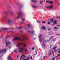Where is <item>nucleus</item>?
Returning a JSON list of instances; mask_svg holds the SVG:
<instances>
[{"label": "nucleus", "mask_w": 60, "mask_h": 60, "mask_svg": "<svg viewBox=\"0 0 60 60\" xmlns=\"http://www.w3.org/2000/svg\"><path fill=\"white\" fill-rule=\"evenodd\" d=\"M22 37H23V38L22 39H21L19 37H16L14 39V41H16V40H18L19 41H24V40H27L28 38H27L26 37V36L25 35H22Z\"/></svg>", "instance_id": "1"}, {"label": "nucleus", "mask_w": 60, "mask_h": 60, "mask_svg": "<svg viewBox=\"0 0 60 60\" xmlns=\"http://www.w3.org/2000/svg\"><path fill=\"white\" fill-rule=\"evenodd\" d=\"M17 13L19 14L18 15V16L17 17V19H19V18H21V17H23L24 16V15H22V13L21 12H17Z\"/></svg>", "instance_id": "2"}, {"label": "nucleus", "mask_w": 60, "mask_h": 60, "mask_svg": "<svg viewBox=\"0 0 60 60\" xmlns=\"http://www.w3.org/2000/svg\"><path fill=\"white\" fill-rule=\"evenodd\" d=\"M22 45L23 46L25 47H26V44L25 43H20L19 44H18L17 45H16V47H21V45Z\"/></svg>", "instance_id": "3"}, {"label": "nucleus", "mask_w": 60, "mask_h": 60, "mask_svg": "<svg viewBox=\"0 0 60 60\" xmlns=\"http://www.w3.org/2000/svg\"><path fill=\"white\" fill-rule=\"evenodd\" d=\"M14 27L9 28L8 29L6 28H4L1 29V30H3V31H5V30H7L8 29H14Z\"/></svg>", "instance_id": "4"}, {"label": "nucleus", "mask_w": 60, "mask_h": 60, "mask_svg": "<svg viewBox=\"0 0 60 60\" xmlns=\"http://www.w3.org/2000/svg\"><path fill=\"white\" fill-rule=\"evenodd\" d=\"M5 42L6 44V47H8V46H9V45L11 44V42L10 41L7 42V41H6Z\"/></svg>", "instance_id": "5"}, {"label": "nucleus", "mask_w": 60, "mask_h": 60, "mask_svg": "<svg viewBox=\"0 0 60 60\" xmlns=\"http://www.w3.org/2000/svg\"><path fill=\"white\" fill-rule=\"evenodd\" d=\"M6 51V49H2L0 51V54H1V53L4 52H5V53Z\"/></svg>", "instance_id": "6"}, {"label": "nucleus", "mask_w": 60, "mask_h": 60, "mask_svg": "<svg viewBox=\"0 0 60 60\" xmlns=\"http://www.w3.org/2000/svg\"><path fill=\"white\" fill-rule=\"evenodd\" d=\"M53 7V6L51 5L49 6H47L46 8L47 9H49L50 8H52Z\"/></svg>", "instance_id": "7"}, {"label": "nucleus", "mask_w": 60, "mask_h": 60, "mask_svg": "<svg viewBox=\"0 0 60 60\" xmlns=\"http://www.w3.org/2000/svg\"><path fill=\"white\" fill-rule=\"evenodd\" d=\"M42 36H43V35L42 34H40L39 36V41L41 42H42V40H41V37Z\"/></svg>", "instance_id": "8"}, {"label": "nucleus", "mask_w": 60, "mask_h": 60, "mask_svg": "<svg viewBox=\"0 0 60 60\" xmlns=\"http://www.w3.org/2000/svg\"><path fill=\"white\" fill-rule=\"evenodd\" d=\"M12 21V20L11 19H8V21L7 22L8 24H10L11 22Z\"/></svg>", "instance_id": "9"}, {"label": "nucleus", "mask_w": 60, "mask_h": 60, "mask_svg": "<svg viewBox=\"0 0 60 60\" xmlns=\"http://www.w3.org/2000/svg\"><path fill=\"white\" fill-rule=\"evenodd\" d=\"M10 11H9V12H4L3 14H8V13H10L11 14H12V13L10 12Z\"/></svg>", "instance_id": "10"}, {"label": "nucleus", "mask_w": 60, "mask_h": 60, "mask_svg": "<svg viewBox=\"0 0 60 60\" xmlns=\"http://www.w3.org/2000/svg\"><path fill=\"white\" fill-rule=\"evenodd\" d=\"M27 31L29 33H30L31 34H33L34 33V31H31L29 30H27Z\"/></svg>", "instance_id": "11"}, {"label": "nucleus", "mask_w": 60, "mask_h": 60, "mask_svg": "<svg viewBox=\"0 0 60 60\" xmlns=\"http://www.w3.org/2000/svg\"><path fill=\"white\" fill-rule=\"evenodd\" d=\"M19 52L20 53H21V52H23V48H20V50L19 49Z\"/></svg>", "instance_id": "12"}, {"label": "nucleus", "mask_w": 60, "mask_h": 60, "mask_svg": "<svg viewBox=\"0 0 60 60\" xmlns=\"http://www.w3.org/2000/svg\"><path fill=\"white\" fill-rule=\"evenodd\" d=\"M41 29H42L43 30L44 29V30H46V28L45 26H43L41 28Z\"/></svg>", "instance_id": "13"}, {"label": "nucleus", "mask_w": 60, "mask_h": 60, "mask_svg": "<svg viewBox=\"0 0 60 60\" xmlns=\"http://www.w3.org/2000/svg\"><path fill=\"white\" fill-rule=\"evenodd\" d=\"M30 57H28L27 58V59H23V60H29V59H30Z\"/></svg>", "instance_id": "14"}, {"label": "nucleus", "mask_w": 60, "mask_h": 60, "mask_svg": "<svg viewBox=\"0 0 60 60\" xmlns=\"http://www.w3.org/2000/svg\"><path fill=\"white\" fill-rule=\"evenodd\" d=\"M56 21H57V20H55L54 21V22H53V24H57V23H56Z\"/></svg>", "instance_id": "15"}, {"label": "nucleus", "mask_w": 60, "mask_h": 60, "mask_svg": "<svg viewBox=\"0 0 60 60\" xmlns=\"http://www.w3.org/2000/svg\"><path fill=\"white\" fill-rule=\"evenodd\" d=\"M17 28L18 29H22V28H23V27H17Z\"/></svg>", "instance_id": "16"}, {"label": "nucleus", "mask_w": 60, "mask_h": 60, "mask_svg": "<svg viewBox=\"0 0 60 60\" xmlns=\"http://www.w3.org/2000/svg\"><path fill=\"white\" fill-rule=\"evenodd\" d=\"M27 26H28V28H31V25L28 24L27 25Z\"/></svg>", "instance_id": "17"}, {"label": "nucleus", "mask_w": 60, "mask_h": 60, "mask_svg": "<svg viewBox=\"0 0 60 60\" xmlns=\"http://www.w3.org/2000/svg\"><path fill=\"white\" fill-rule=\"evenodd\" d=\"M32 1L33 2H34V3H36V2H37V1L36 0L34 1V0H32Z\"/></svg>", "instance_id": "18"}, {"label": "nucleus", "mask_w": 60, "mask_h": 60, "mask_svg": "<svg viewBox=\"0 0 60 60\" xmlns=\"http://www.w3.org/2000/svg\"><path fill=\"white\" fill-rule=\"evenodd\" d=\"M57 47V46H56L55 47H54L53 48V50H56V48Z\"/></svg>", "instance_id": "19"}, {"label": "nucleus", "mask_w": 60, "mask_h": 60, "mask_svg": "<svg viewBox=\"0 0 60 60\" xmlns=\"http://www.w3.org/2000/svg\"><path fill=\"white\" fill-rule=\"evenodd\" d=\"M53 1H50V4H53Z\"/></svg>", "instance_id": "20"}, {"label": "nucleus", "mask_w": 60, "mask_h": 60, "mask_svg": "<svg viewBox=\"0 0 60 60\" xmlns=\"http://www.w3.org/2000/svg\"><path fill=\"white\" fill-rule=\"evenodd\" d=\"M53 20H54V19L52 18L50 19V20L52 21V22H53Z\"/></svg>", "instance_id": "21"}, {"label": "nucleus", "mask_w": 60, "mask_h": 60, "mask_svg": "<svg viewBox=\"0 0 60 60\" xmlns=\"http://www.w3.org/2000/svg\"><path fill=\"white\" fill-rule=\"evenodd\" d=\"M11 58H11V57H8V60H10V59H11Z\"/></svg>", "instance_id": "22"}, {"label": "nucleus", "mask_w": 60, "mask_h": 60, "mask_svg": "<svg viewBox=\"0 0 60 60\" xmlns=\"http://www.w3.org/2000/svg\"><path fill=\"white\" fill-rule=\"evenodd\" d=\"M46 2L47 3H50V1L47 0L46 1Z\"/></svg>", "instance_id": "23"}, {"label": "nucleus", "mask_w": 60, "mask_h": 60, "mask_svg": "<svg viewBox=\"0 0 60 60\" xmlns=\"http://www.w3.org/2000/svg\"><path fill=\"white\" fill-rule=\"evenodd\" d=\"M47 40H45L43 41L44 42H47Z\"/></svg>", "instance_id": "24"}, {"label": "nucleus", "mask_w": 60, "mask_h": 60, "mask_svg": "<svg viewBox=\"0 0 60 60\" xmlns=\"http://www.w3.org/2000/svg\"><path fill=\"white\" fill-rule=\"evenodd\" d=\"M42 1H40V4H42Z\"/></svg>", "instance_id": "25"}, {"label": "nucleus", "mask_w": 60, "mask_h": 60, "mask_svg": "<svg viewBox=\"0 0 60 60\" xmlns=\"http://www.w3.org/2000/svg\"><path fill=\"white\" fill-rule=\"evenodd\" d=\"M20 33H23V31L22 30H20Z\"/></svg>", "instance_id": "26"}, {"label": "nucleus", "mask_w": 60, "mask_h": 60, "mask_svg": "<svg viewBox=\"0 0 60 60\" xmlns=\"http://www.w3.org/2000/svg\"><path fill=\"white\" fill-rule=\"evenodd\" d=\"M33 8H37V6H33Z\"/></svg>", "instance_id": "27"}, {"label": "nucleus", "mask_w": 60, "mask_h": 60, "mask_svg": "<svg viewBox=\"0 0 60 60\" xmlns=\"http://www.w3.org/2000/svg\"><path fill=\"white\" fill-rule=\"evenodd\" d=\"M52 37H54L52 36V37H51L50 38H49V40H50L51 39H52Z\"/></svg>", "instance_id": "28"}, {"label": "nucleus", "mask_w": 60, "mask_h": 60, "mask_svg": "<svg viewBox=\"0 0 60 60\" xmlns=\"http://www.w3.org/2000/svg\"><path fill=\"white\" fill-rule=\"evenodd\" d=\"M56 38H55V39H53L52 40V41H56Z\"/></svg>", "instance_id": "29"}, {"label": "nucleus", "mask_w": 60, "mask_h": 60, "mask_svg": "<svg viewBox=\"0 0 60 60\" xmlns=\"http://www.w3.org/2000/svg\"><path fill=\"white\" fill-rule=\"evenodd\" d=\"M9 37V36H8L6 37V39H7V38H8Z\"/></svg>", "instance_id": "30"}, {"label": "nucleus", "mask_w": 60, "mask_h": 60, "mask_svg": "<svg viewBox=\"0 0 60 60\" xmlns=\"http://www.w3.org/2000/svg\"><path fill=\"white\" fill-rule=\"evenodd\" d=\"M22 56H23L24 57H25L26 58V56H25V55H22Z\"/></svg>", "instance_id": "31"}, {"label": "nucleus", "mask_w": 60, "mask_h": 60, "mask_svg": "<svg viewBox=\"0 0 60 60\" xmlns=\"http://www.w3.org/2000/svg\"><path fill=\"white\" fill-rule=\"evenodd\" d=\"M42 23H44V24H45V23H46V22L45 21H42Z\"/></svg>", "instance_id": "32"}, {"label": "nucleus", "mask_w": 60, "mask_h": 60, "mask_svg": "<svg viewBox=\"0 0 60 60\" xmlns=\"http://www.w3.org/2000/svg\"><path fill=\"white\" fill-rule=\"evenodd\" d=\"M25 20V19H22V21H24Z\"/></svg>", "instance_id": "33"}, {"label": "nucleus", "mask_w": 60, "mask_h": 60, "mask_svg": "<svg viewBox=\"0 0 60 60\" xmlns=\"http://www.w3.org/2000/svg\"><path fill=\"white\" fill-rule=\"evenodd\" d=\"M14 52H16V53H17V51H16L15 50H14Z\"/></svg>", "instance_id": "34"}, {"label": "nucleus", "mask_w": 60, "mask_h": 60, "mask_svg": "<svg viewBox=\"0 0 60 60\" xmlns=\"http://www.w3.org/2000/svg\"><path fill=\"white\" fill-rule=\"evenodd\" d=\"M42 40H45V38H42Z\"/></svg>", "instance_id": "35"}, {"label": "nucleus", "mask_w": 60, "mask_h": 60, "mask_svg": "<svg viewBox=\"0 0 60 60\" xmlns=\"http://www.w3.org/2000/svg\"><path fill=\"white\" fill-rule=\"evenodd\" d=\"M43 43L44 46H46V45H45V43H44V42H43Z\"/></svg>", "instance_id": "36"}, {"label": "nucleus", "mask_w": 60, "mask_h": 60, "mask_svg": "<svg viewBox=\"0 0 60 60\" xmlns=\"http://www.w3.org/2000/svg\"><path fill=\"white\" fill-rule=\"evenodd\" d=\"M32 49H33V50H34V49H35V48H34L33 47L32 48Z\"/></svg>", "instance_id": "37"}, {"label": "nucleus", "mask_w": 60, "mask_h": 60, "mask_svg": "<svg viewBox=\"0 0 60 60\" xmlns=\"http://www.w3.org/2000/svg\"><path fill=\"white\" fill-rule=\"evenodd\" d=\"M56 26H58L59 27H60V25L58 26V25H56Z\"/></svg>", "instance_id": "38"}, {"label": "nucleus", "mask_w": 60, "mask_h": 60, "mask_svg": "<svg viewBox=\"0 0 60 60\" xmlns=\"http://www.w3.org/2000/svg\"><path fill=\"white\" fill-rule=\"evenodd\" d=\"M37 23H40V21H37Z\"/></svg>", "instance_id": "39"}, {"label": "nucleus", "mask_w": 60, "mask_h": 60, "mask_svg": "<svg viewBox=\"0 0 60 60\" xmlns=\"http://www.w3.org/2000/svg\"><path fill=\"white\" fill-rule=\"evenodd\" d=\"M48 24H50V23L49 22H48Z\"/></svg>", "instance_id": "40"}, {"label": "nucleus", "mask_w": 60, "mask_h": 60, "mask_svg": "<svg viewBox=\"0 0 60 60\" xmlns=\"http://www.w3.org/2000/svg\"><path fill=\"white\" fill-rule=\"evenodd\" d=\"M54 59H55V58L53 57L52 59V60H54Z\"/></svg>", "instance_id": "41"}, {"label": "nucleus", "mask_w": 60, "mask_h": 60, "mask_svg": "<svg viewBox=\"0 0 60 60\" xmlns=\"http://www.w3.org/2000/svg\"><path fill=\"white\" fill-rule=\"evenodd\" d=\"M21 24H24V22H21Z\"/></svg>", "instance_id": "42"}, {"label": "nucleus", "mask_w": 60, "mask_h": 60, "mask_svg": "<svg viewBox=\"0 0 60 60\" xmlns=\"http://www.w3.org/2000/svg\"><path fill=\"white\" fill-rule=\"evenodd\" d=\"M7 15H6L5 16V17L6 18H7Z\"/></svg>", "instance_id": "43"}, {"label": "nucleus", "mask_w": 60, "mask_h": 60, "mask_svg": "<svg viewBox=\"0 0 60 60\" xmlns=\"http://www.w3.org/2000/svg\"><path fill=\"white\" fill-rule=\"evenodd\" d=\"M10 32L11 33H13L14 32V31H10Z\"/></svg>", "instance_id": "44"}, {"label": "nucleus", "mask_w": 60, "mask_h": 60, "mask_svg": "<svg viewBox=\"0 0 60 60\" xmlns=\"http://www.w3.org/2000/svg\"><path fill=\"white\" fill-rule=\"evenodd\" d=\"M60 50H59L58 52V53H60Z\"/></svg>", "instance_id": "45"}, {"label": "nucleus", "mask_w": 60, "mask_h": 60, "mask_svg": "<svg viewBox=\"0 0 60 60\" xmlns=\"http://www.w3.org/2000/svg\"><path fill=\"white\" fill-rule=\"evenodd\" d=\"M46 57H47V56L43 57V58H46Z\"/></svg>", "instance_id": "46"}, {"label": "nucleus", "mask_w": 60, "mask_h": 60, "mask_svg": "<svg viewBox=\"0 0 60 60\" xmlns=\"http://www.w3.org/2000/svg\"><path fill=\"white\" fill-rule=\"evenodd\" d=\"M52 45L50 46V48H51V47H52Z\"/></svg>", "instance_id": "47"}, {"label": "nucleus", "mask_w": 60, "mask_h": 60, "mask_svg": "<svg viewBox=\"0 0 60 60\" xmlns=\"http://www.w3.org/2000/svg\"><path fill=\"white\" fill-rule=\"evenodd\" d=\"M58 57V56H56L55 58H56V57Z\"/></svg>", "instance_id": "48"}, {"label": "nucleus", "mask_w": 60, "mask_h": 60, "mask_svg": "<svg viewBox=\"0 0 60 60\" xmlns=\"http://www.w3.org/2000/svg\"><path fill=\"white\" fill-rule=\"evenodd\" d=\"M21 58H23V56H21Z\"/></svg>", "instance_id": "49"}, {"label": "nucleus", "mask_w": 60, "mask_h": 60, "mask_svg": "<svg viewBox=\"0 0 60 60\" xmlns=\"http://www.w3.org/2000/svg\"><path fill=\"white\" fill-rule=\"evenodd\" d=\"M54 29H56V27H54Z\"/></svg>", "instance_id": "50"}, {"label": "nucleus", "mask_w": 60, "mask_h": 60, "mask_svg": "<svg viewBox=\"0 0 60 60\" xmlns=\"http://www.w3.org/2000/svg\"><path fill=\"white\" fill-rule=\"evenodd\" d=\"M56 28H57L58 29H59V28H58V27H56Z\"/></svg>", "instance_id": "51"}, {"label": "nucleus", "mask_w": 60, "mask_h": 60, "mask_svg": "<svg viewBox=\"0 0 60 60\" xmlns=\"http://www.w3.org/2000/svg\"><path fill=\"white\" fill-rule=\"evenodd\" d=\"M57 56H60V55L59 54H57Z\"/></svg>", "instance_id": "52"}, {"label": "nucleus", "mask_w": 60, "mask_h": 60, "mask_svg": "<svg viewBox=\"0 0 60 60\" xmlns=\"http://www.w3.org/2000/svg\"><path fill=\"white\" fill-rule=\"evenodd\" d=\"M3 36H1L0 37V39H1V38H3Z\"/></svg>", "instance_id": "53"}, {"label": "nucleus", "mask_w": 60, "mask_h": 60, "mask_svg": "<svg viewBox=\"0 0 60 60\" xmlns=\"http://www.w3.org/2000/svg\"><path fill=\"white\" fill-rule=\"evenodd\" d=\"M54 52H56V50H54Z\"/></svg>", "instance_id": "54"}, {"label": "nucleus", "mask_w": 60, "mask_h": 60, "mask_svg": "<svg viewBox=\"0 0 60 60\" xmlns=\"http://www.w3.org/2000/svg\"><path fill=\"white\" fill-rule=\"evenodd\" d=\"M25 51H27V50H26V49Z\"/></svg>", "instance_id": "55"}, {"label": "nucleus", "mask_w": 60, "mask_h": 60, "mask_svg": "<svg viewBox=\"0 0 60 60\" xmlns=\"http://www.w3.org/2000/svg\"><path fill=\"white\" fill-rule=\"evenodd\" d=\"M25 29H27V28H25Z\"/></svg>", "instance_id": "56"}, {"label": "nucleus", "mask_w": 60, "mask_h": 60, "mask_svg": "<svg viewBox=\"0 0 60 60\" xmlns=\"http://www.w3.org/2000/svg\"><path fill=\"white\" fill-rule=\"evenodd\" d=\"M52 26H54V24H52Z\"/></svg>", "instance_id": "57"}, {"label": "nucleus", "mask_w": 60, "mask_h": 60, "mask_svg": "<svg viewBox=\"0 0 60 60\" xmlns=\"http://www.w3.org/2000/svg\"><path fill=\"white\" fill-rule=\"evenodd\" d=\"M48 30H51V29H48Z\"/></svg>", "instance_id": "58"}, {"label": "nucleus", "mask_w": 60, "mask_h": 60, "mask_svg": "<svg viewBox=\"0 0 60 60\" xmlns=\"http://www.w3.org/2000/svg\"><path fill=\"white\" fill-rule=\"evenodd\" d=\"M31 59H32V56H31Z\"/></svg>", "instance_id": "59"}, {"label": "nucleus", "mask_w": 60, "mask_h": 60, "mask_svg": "<svg viewBox=\"0 0 60 60\" xmlns=\"http://www.w3.org/2000/svg\"><path fill=\"white\" fill-rule=\"evenodd\" d=\"M57 35H60V34H57Z\"/></svg>", "instance_id": "60"}, {"label": "nucleus", "mask_w": 60, "mask_h": 60, "mask_svg": "<svg viewBox=\"0 0 60 60\" xmlns=\"http://www.w3.org/2000/svg\"><path fill=\"white\" fill-rule=\"evenodd\" d=\"M36 54H37V51H36Z\"/></svg>", "instance_id": "61"}, {"label": "nucleus", "mask_w": 60, "mask_h": 60, "mask_svg": "<svg viewBox=\"0 0 60 60\" xmlns=\"http://www.w3.org/2000/svg\"><path fill=\"white\" fill-rule=\"evenodd\" d=\"M36 38H34V40H36Z\"/></svg>", "instance_id": "62"}, {"label": "nucleus", "mask_w": 60, "mask_h": 60, "mask_svg": "<svg viewBox=\"0 0 60 60\" xmlns=\"http://www.w3.org/2000/svg\"><path fill=\"white\" fill-rule=\"evenodd\" d=\"M11 60H12V58H11Z\"/></svg>", "instance_id": "63"}, {"label": "nucleus", "mask_w": 60, "mask_h": 60, "mask_svg": "<svg viewBox=\"0 0 60 60\" xmlns=\"http://www.w3.org/2000/svg\"><path fill=\"white\" fill-rule=\"evenodd\" d=\"M22 54H25V53H23Z\"/></svg>", "instance_id": "64"}]
</instances>
